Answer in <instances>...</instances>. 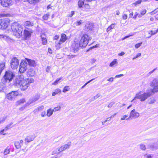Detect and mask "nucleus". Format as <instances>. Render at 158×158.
I'll use <instances>...</instances> for the list:
<instances>
[{"instance_id": "1", "label": "nucleus", "mask_w": 158, "mask_h": 158, "mask_svg": "<svg viewBox=\"0 0 158 158\" xmlns=\"http://www.w3.org/2000/svg\"><path fill=\"white\" fill-rule=\"evenodd\" d=\"M34 80L31 78L24 79L22 75L17 77L14 82V85L16 86H20L21 89L23 91L26 90L30 83L33 82Z\"/></svg>"}, {"instance_id": "2", "label": "nucleus", "mask_w": 158, "mask_h": 158, "mask_svg": "<svg viewBox=\"0 0 158 158\" xmlns=\"http://www.w3.org/2000/svg\"><path fill=\"white\" fill-rule=\"evenodd\" d=\"M11 29L14 34L17 38H19L21 36L23 29L22 26L18 23L14 22L12 23Z\"/></svg>"}, {"instance_id": "3", "label": "nucleus", "mask_w": 158, "mask_h": 158, "mask_svg": "<svg viewBox=\"0 0 158 158\" xmlns=\"http://www.w3.org/2000/svg\"><path fill=\"white\" fill-rule=\"evenodd\" d=\"M152 93L151 91L144 93L143 94H141V92H140L136 94L135 97L131 101V102L136 99L140 100L141 102L144 101L152 95Z\"/></svg>"}, {"instance_id": "4", "label": "nucleus", "mask_w": 158, "mask_h": 158, "mask_svg": "<svg viewBox=\"0 0 158 158\" xmlns=\"http://www.w3.org/2000/svg\"><path fill=\"white\" fill-rule=\"evenodd\" d=\"M91 37L89 36L87 34H83L81 37L80 41V46L82 48L86 46L89 40H90Z\"/></svg>"}, {"instance_id": "5", "label": "nucleus", "mask_w": 158, "mask_h": 158, "mask_svg": "<svg viewBox=\"0 0 158 158\" xmlns=\"http://www.w3.org/2000/svg\"><path fill=\"white\" fill-rule=\"evenodd\" d=\"M15 77V74L13 72L10 71H6L3 77V78L5 81L8 82H10Z\"/></svg>"}, {"instance_id": "6", "label": "nucleus", "mask_w": 158, "mask_h": 158, "mask_svg": "<svg viewBox=\"0 0 158 158\" xmlns=\"http://www.w3.org/2000/svg\"><path fill=\"white\" fill-rule=\"evenodd\" d=\"M10 20L8 18L0 19V29H5L9 25Z\"/></svg>"}, {"instance_id": "7", "label": "nucleus", "mask_w": 158, "mask_h": 158, "mask_svg": "<svg viewBox=\"0 0 158 158\" xmlns=\"http://www.w3.org/2000/svg\"><path fill=\"white\" fill-rule=\"evenodd\" d=\"M150 86L154 88L151 91L152 93L158 92V79H154L151 83Z\"/></svg>"}, {"instance_id": "8", "label": "nucleus", "mask_w": 158, "mask_h": 158, "mask_svg": "<svg viewBox=\"0 0 158 158\" xmlns=\"http://www.w3.org/2000/svg\"><path fill=\"white\" fill-rule=\"evenodd\" d=\"M19 62L16 57H13L10 60V66L12 69H17L18 67Z\"/></svg>"}, {"instance_id": "9", "label": "nucleus", "mask_w": 158, "mask_h": 158, "mask_svg": "<svg viewBox=\"0 0 158 158\" xmlns=\"http://www.w3.org/2000/svg\"><path fill=\"white\" fill-rule=\"evenodd\" d=\"M19 94V93L17 90L12 91L7 94V98L9 100H13Z\"/></svg>"}, {"instance_id": "10", "label": "nucleus", "mask_w": 158, "mask_h": 158, "mask_svg": "<svg viewBox=\"0 0 158 158\" xmlns=\"http://www.w3.org/2000/svg\"><path fill=\"white\" fill-rule=\"evenodd\" d=\"M139 116V113L136 111L135 109H134L130 112L129 117L126 119L127 120L130 118L135 119L138 118Z\"/></svg>"}, {"instance_id": "11", "label": "nucleus", "mask_w": 158, "mask_h": 158, "mask_svg": "<svg viewBox=\"0 0 158 158\" xmlns=\"http://www.w3.org/2000/svg\"><path fill=\"white\" fill-rule=\"evenodd\" d=\"M27 66V64L25 62H21L19 66V71L21 73H23L25 71Z\"/></svg>"}, {"instance_id": "12", "label": "nucleus", "mask_w": 158, "mask_h": 158, "mask_svg": "<svg viewBox=\"0 0 158 158\" xmlns=\"http://www.w3.org/2000/svg\"><path fill=\"white\" fill-rule=\"evenodd\" d=\"M1 3L3 7H8L12 4V0H0Z\"/></svg>"}, {"instance_id": "13", "label": "nucleus", "mask_w": 158, "mask_h": 158, "mask_svg": "<svg viewBox=\"0 0 158 158\" xmlns=\"http://www.w3.org/2000/svg\"><path fill=\"white\" fill-rule=\"evenodd\" d=\"M80 46V44H79L76 41H74V42L73 43L72 45V48L74 52H76L79 49Z\"/></svg>"}, {"instance_id": "14", "label": "nucleus", "mask_w": 158, "mask_h": 158, "mask_svg": "<svg viewBox=\"0 0 158 158\" xmlns=\"http://www.w3.org/2000/svg\"><path fill=\"white\" fill-rule=\"evenodd\" d=\"M68 39V37L65 34H62L61 35V38L58 43V44L59 45H60L65 42Z\"/></svg>"}, {"instance_id": "15", "label": "nucleus", "mask_w": 158, "mask_h": 158, "mask_svg": "<svg viewBox=\"0 0 158 158\" xmlns=\"http://www.w3.org/2000/svg\"><path fill=\"white\" fill-rule=\"evenodd\" d=\"M26 60H27L29 66L33 67H35L36 66V64L35 60L27 58H26Z\"/></svg>"}, {"instance_id": "16", "label": "nucleus", "mask_w": 158, "mask_h": 158, "mask_svg": "<svg viewBox=\"0 0 158 158\" xmlns=\"http://www.w3.org/2000/svg\"><path fill=\"white\" fill-rule=\"evenodd\" d=\"M35 138V137L33 135H30L27 136L25 139V141L28 143L30 142L33 141Z\"/></svg>"}, {"instance_id": "17", "label": "nucleus", "mask_w": 158, "mask_h": 158, "mask_svg": "<svg viewBox=\"0 0 158 158\" xmlns=\"http://www.w3.org/2000/svg\"><path fill=\"white\" fill-rule=\"evenodd\" d=\"M35 74V71L32 69H28L27 73V76L29 77H32L34 76Z\"/></svg>"}, {"instance_id": "18", "label": "nucleus", "mask_w": 158, "mask_h": 158, "mask_svg": "<svg viewBox=\"0 0 158 158\" xmlns=\"http://www.w3.org/2000/svg\"><path fill=\"white\" fill-rule=\"evenodd\" d=\"M44 106L43 105H42L38 107L35 109L33 111L35 114L38 112L39 111H40L44 109Z\"/></svg>"}, {"instance_id": "19", "label": "nucleus", "mask_w": 158, "mask_h": 158, "mask_svg": "<svg viewBox=\"0 0 158 158\" xmlns=\"http://www.w3.org/2000/svg\"><path fill=\"white\" fill-rule=\"evenodd\" d=\"M5 61H3L2 63H0V75H1V73L2 70L4 69L5 66Z\"/></svg>"}, {"instance_id": "20", "label": "nucleus", "mask_w": 158, "mask_h": 158, "mask_svg": "<svg viewBox=\"0 0 158 158\" xmlns=\"http://www.w3.org/2000/svg\"><path fill=\"white\" fill-rule=\"evenodd\" d=\"M32 32L29 31L27 30H25L24 31L25 37L26 38L29 37L30 36Z\"/></svg>"}, {"instance_id": "21", "label": "nucleus", "mask_w": 158, "mask_h": 158, "mask_svg": "<svg viewBox=\"0 0 158 158\" xmlns=\"http://www.w3.org/2000/svg\"><path fill=\"white\" fill-rule=\"evenodd\" d=\"M54 110L51 108H50L47 110V115L49 117L51 116L53 114Z\"/></svg>"}, {"instance_id": "22", "label": "nucleus", "mask_w": 158, "mask_h": 158, "mask_svg": "<svg viewBox=\"0 0 158 158\" xmlns=\"http://www.w3.org/2000/svg\"><path fill=\"white\" fill-rule=\"evenodd\" d=\"M24 24L26 26H32L34 25V23L32 22H31L29 21H26L24 23Z\"/></svg>"}, {"instance_id": "23", "label": "nucleus", "mask_w": 158, "mask_h": 158, "mask_svg": "<svg viewBox=\"0 0 158 158\" xmlns=\"http://www.w3.org/2000/svg\"><path fill=\"white\" fill-rule=\"evenodd\" d=\"M25 100L24 98L20 99L19 101L17 102L16 105H21L22 104L25 102Z\"/></svg>"}, {"instance_id": "24", "label": "nucleus", "mask_w": 158, "mask_h": 158, "mask_svg": "<svg viewBox=\"0 0 158 158\" xmlns=\"http://www.w3.org/2000/svg\"><path fill=\"white\" fill-rule=\"evenodd\" d=\"M39 98V97L38 96H35L34 98H33L31 100L29 101L28 103L30 104L31 103L35 102L37 101Z\"/></svg>"}, {"instance_id": "25", "label": "nucleus", "mask_w": 158, "mask_h": 158, "mask_svg": "<svg viewBox=\"0 0 158 158\" xmlns=\"http://www.w3.org/2000/svg\"><path fill=\"white\" fill-rule=\"evenodd\" d=\"M61 92V90L59 89H57L55 90V91L52 93V95L53 96H55L56 95L60 94Z\"/></svg>"}, {"instance_id": "26", "label": "nucleus", "mask_w": 158, "mask_h": 158, "mask_svg": "<svg viewBox=\"0 0 158 158\" xmlns=\"http://www.w3.org/2000/svg\"><path fill=\"white\" fill-rule=\"evenodd\" d=\"M15 145L17 148H20L21 147V145L19 141H16L15 143Z\"/></svg>"}, {"instance_id": "27", "label": "nucleus", "mask_w": 158, "mask_h": 158, "mask_svg": "<svg viewBox=\"0 0 158 158\" xmlns=\"http://www.w3.org/2000/svg\"><path fill=\"white\" fill-rule=\"evenodd\" d=\"M148 103L150 104H153L155 103L156 102V100L153 98H150L148 100Z\"/></svg>"}, {"instance_id": "28", "label": "nucleus", "mask_w": 158, "mask_h": 158, "mask_svg": "<svg viewBox=\"0 0 158 158\" xmlns=\"http://www.w3.org/2000/svg\"><path fill=\"white\" fill-rule=\"evenodd\" d=\"M115 26V24H112L110 25L107 29L106 31L107 32L109 31L110 30L113 29Z\"/></svg>"}, {"instance_id": "29", "label": "nucleus", "mask_w": 158, "mask_h": 158, "mask_svg": "<svg viewBox=\"0 0 158 158\" xmlns=\"http://www.w3.org/2000/svg\"><path fill=\"white\" fill-rule=\"evenodd\" d=\"M157 32H158V29L154 31H149L148 32V34H151V35L149 37H150L152 35L155 34Z\"/></svg>"}, {"instance_id": "30", "label": "nucleus", "mask_w": 158, "mask_h": 158, "mask_svg": "<svg viewBox=\"0 0 158 158\" xmlns=\"http://www.w3.org/2000/svg\"><path fill=\"white\" fill-rule=\"evenodd\" d=\"M118 62L117 61V60L116 59H114L110 64V67H113L115 64H117Z\"/></svg>"}, {"instance_id": "31", "label": "nucleus", "mask_w": 158, "mask_h": 158, "mask_svg": "<svg viewBox=\"0 0 158 158\" xmlns=\"http://www.w3.org/2000/svg\"><path fill=\"white\" fill-rule=\"evenodd\" d=\"M151 148L155 149H157L158 148V141L156 143H154L153 145H152Z\"/></svg>"}, {"instance_id": "32", "label": "nucleus", "mask_w": 158, "mask_h": 158, "mask_svg": "<svg viewBox=\"0 0 158 158\" xmlns=\"http://www.w3.org/2000/svg\"><path fill=\"white\" fill-rule=\"evenodd\" d=\"M50 14L49 13H47L44 15L43 17V19L44 20H47L49 18Z\"/></svg>"}, {"instance_id": "33", "label": "nucleus", "mask_w": 158, "mask_h": 158, "mask_svg": "<svg viewBox=\"0 0 158 158\" xmlns=\"http://www.w3.org/2000/svg\"><path fill=\"white\" fill-rule=\"evenodd\" d=\"M84 0H79L78 2V6H79L81 8L82 7V6L84 4Z\"/></svg>"}, {"instance_id": "34", "label": "nucleus", "mask_w": 158, "mask_h": 158, "mask_svg": "<svg viewBox=\"0 0 158 158\" xmlns=\"http://www.w3.org/2000/svg\"><path fill=\"white\" fill-rule=\"evenodd\" d=\"M30 105V103H29L28 102L27 103H26L25 105H24L23 106H22V107L20 108H19V110H20L22 111L23 110H24L26 107L29 105Z\"/></svg>"}, {"instance_id": "35", "label": "nucleus", "mask_w": 158, "mask_h": 158, "mask_svg": "<svg viewBox=\"0 0 158 158\" xmlns=\"http://www.w3.org/2000/svg\"><path fill=\"white\" fill-rule=\"evenodd\" d=\"M70 89L69 88V86H65L63 90V92L65 93V92L69 90Z\"/></svg>"}, {"instance_id": "36", "label": "nucleus", "mask_w": 158, "mask_h": 158, "mask_svg": "<svg viewBox=\"0 0 158 158\" xmlns=\"http://www.w3.org/2000/svg\"><path fill=\"white\" fill-rule=\"evenodd\" d=\"M70 143H68L67 144H66L63 145V146L64 147V149L65 150L66 149L69 148V147L70 146Z\"/></svg>"}, {"instance_id": "37", "label": "nucleus", "mask_w": 158, "mask_h": 158, "mask_svg": "<svg viewBox=\"0 0 158 158\" xmlns=\"http://www.w3.org/2000/svg\"><path fill=\"white\" fill-rule=\"evenodd\" d=\"M60 152H59V149H56L54 150L52 152V155H54L55 154H57L58 153H59Z\"/></svg>"}, {"instance_id": "38", "label": "nucleus", "mask_w": 158, "mask_h": 158, "mask_svg": "<svg viewBox=\"0 0 158 158\" xmlns=\"http://www.w3.org/2000/svg\"><path fill=\"white\" fill-rule=\"evenodd\" d=\"M38 0H27V1L29 2L31 4H33L36 2Z\"/></svg>"}, {"instance_id": "39", "label": "nucleus", "mask_w": 158, "mask_h": 158, "mask_svg": "<svg viewBox=\"0 0 158 158\" xmlns=\"http://www.w3.org/2000/svg\"><path fill=\"white\" fill-rule=\"evenodd\" d=\"M92 24H89L88 26L87 27V31H91L92 30Z\"/></svg>"}, {"instance_id": "40", "label": "nucleus", "mask_w": 158, "mask_h": 158, "mask_svg": "<svg viewBox=\"0 0 158 158\" xmlns=\"http://www.w3.org/2000/svg\"><path fill=\"white\" fill-rule=\"evenodd\" d=\"M61 79V78H60L59 79H57L55 81H54L52 83V84L53 85H56L58 83V82Z\"/></svg>"}, {"instance_id": "41", "label": "nucleus", "mask_w": 158, "mask_h": 158, "mask_svg": "<svg viewBox=\"0 0 158 158\" xmlns=\"http://www.w3.org/2000/svg\"><path fill=\"white\" fill-rule=\"evenodd\" d=\"M42 41L43 44L44 45L46 44L47 43V40L46 38H42Z\"/></svg>"}, {"instance_id": "42", "label": "nucleus", "mask_w": 158, "mask_h": 158, "mask_svg": "<svg viewBox=\"0 0 158 158\" xmlns=\"http://www.w3.org/2000/svg\"><path fill=\"white\" fill-rule=\"evenodd\" d=\"M8 37L7 36L3 35L0 34V38L1 39H3L6 40L7 38Z\"/></svg>"}, {"instance_id": "43", "label": "nucleus", "mask_w": 158, "mask_h": 158, "mask_svg": "<svg viewBox=\"0 0 158 158\" xmlns=\"http://www.w3.org/2000/svg\"><path fill=\"white\" fill-rule=\"evenodd\" d=\"M158 12V8L156 9L153 11L150 12V14L151 15L154 14Z\"/></svg>"}, {"instance_id": "44", "label": "nucleus", "mask_w": 158, "mask_h": 158, "mask_svg": "<svg viewBox=\"0 0 158 158\" xmlns=\"http://www.w3.org/2000/svg\"><path fill=\"white\" fill-rule=\"evenodd\" d=\"M10 152L9 149L6 148L4 151V155H6L9 154Z\"/></svg>"}, {"instance_id": "45", "label": "nucleus", "mask_w": 158, "mask_h": 158, "mask_svg": "<svg viewBox=\"0 0 158 158\" xmlns=\"http://www.w3.org/2000/svg\"><path fill=\"white\" fill-rule=\"evenodd\" d=\"M83 23V21L81 20L77 22L76 23V25L77 26L81 25Z\"/></svg>"}, {"instance_id": "46", "label": "nucleus", "mask_w": 158, "mask_h": 158, "mask_svg": "<svg viewBox=\"0 0 158 158\" xmlns=\"http://www.w3.org/2000/svg\"><path fill=\"white\" fill-rule=\"evenodd\" d=\"M115 104V102H110L108 105V107L109 108H111Z\"/></svg>"}, {"instance_id": "47", "label": "nucleus", "mask_w": 158, "mask_h": 158, "mask_svg": "<svg viewBox=\"0 0 158 158\" xmlns=\"http://www.w3.org/2000/svg\"><path fill=\"white\" fill-rule=\"evenodd\" d=\"M140 148L141 149L143 150H145L146 149L145 146L143 144L140 145Z\"/></svg>"}, {"instance_id": "48", "label": "nucleus", "mask_w": 158, "mask_h": 158, "mask_svg": "<svg viewBox=\"0 0 158 158\" xmlns=\"http://www.w3.org/2000/svg\"><path fill=\"white\" fill-rule=\"evenodd\" d=\"M142 2L141 0H139L137 1H136L135 2L133 3L132 4L133 5H135V6H136L137 5H138L141 3Z\"/></svg>"}, {"instance_id": "49", "label": "nucleus", "mask_w": 158, "mask_h": 158, "mask_svg": "<svg viewBox=\"0 0 158 158\" xmlns=\"http://www.w3.org/2000/svg\"><path fill=\"white\" fill-rule=\"evenodd\" d=\"M94 79H93L89 81L88 82L82 86L81 87V89H82L88 83H90L91 81L93 80Z\"/></svg>"}, {"instance_id": "50", "label": "nucleus", "mask_w": 158, "mask_h": 158, "mask_svg": "<svg viewBox=\"0 0 158 158\" xmlns=\"http://www.w3.org/2000/svg\"><path fill=\"white\" fill-rule=\"evenodd\" d=\"M100 96V94L98 93L92 98V100H94L95 99H96V98H98Z\"/></svg>"}, {"instance_id": "51", "label": "nucleus", "mask_w": 158, "mask_h": 158, "mask_svg": "<svg viewBox=\"0 0 158 158\" xmlns=\"http://www.w3.org/2000/svg\"><path fill=\"white\" fill-rule=\"evenodd\" d=\"M12 123H10L9 125H8L4 129L5 131H7L8 129H9L10 128V127L11 125H12Z\"/></svg>"}, {"instance_id": "52", "label": "nucleus", "mask_w": 158, "mask_h": 158, "mask_svg": "<svg viewBox=\"0 0 158 158\" xmlns=\"http://www.w3.org/2000/svg\"><path fill=\"white\" fill-rule=\"evenodd\" d=\"M142 44V42H141L140 43L136 44L135 45V47L136 48H138L139 47L141 46V45Z\"/></svg>"}, {"instance_id": "53", "label": "nucleus", "mask_w": 158, "mask_h": 158, "mask_svg": "<svg viewBox=\"0 0 158 158\" xmlns=\"http://www.w3.org/2000/svg\"><path fill=\"white\" fill-rule=\"evenodd\" d=\"M63 146H62L61 147L59 148V151L60 152H61L65 150Z\"/></svg>"}, {"instance_id": "54", "label": "nucleus", "mask_w": 158, "mask_h": 158, "mask_svg": "<svg viewBox=\"0 0 158 158\" xmlns=\"http://www.w3.org/2000/svg\"><path fill=\"white\" fill-rule=\"evenodd\" d=\"M156 69V68L154 69H153L152 71H150L147 74V75L148 76H149L150 75H151V74Z\"/></svg>"}, {"instance_id": "55", "label": "nucleus", "mask_w": 158, "mask_h": 158, "mask_svg": "<svg viewBox=\"0 0 158 158\" xmlns=\"http://www.w3.org/2000/svg\"><path fill=\"white\" fill-rule=\"evenodd\" d=\"M41 115L42 117H44L46 116V115H47L46 113V112L45 111H44L42 112L41 113Z\"/></svg>"}, {"instance_id": "56", "label": "nucleus", "mask_w": 158, "mask_h": 158, "mask_svg": "<svg viewBox=\"0 0 158 158\" xmlns=\"http://www.w3.org/2000/svg\"><path fill=\"white\" fill-rule=\"evenodd\" d=\"M147 11L146 10L144 9L143 10V11H141L140 12V13L142 15H144L146 13Z\"/></svg>"}, {"instance_id": "57", "label": "nucleus", "mask_w": 158, "mask_h": 158, "mask_svg": "<svg viewBox=\"0 0 158 158\" xmlns=\"http://www.w3.org/2000/svg\"><path fill=\"white\" fill-rule=\"evenodd\" d=\"M60 108V107H56L54 108V110L55 111H57L59 110Z\"/></svg>"}, {"instance_id": "58", "label": "nucleus", "mask_w": 158, "mask_h": 158, "mask_svg": "<svg viewBox=\"0 0 158 158\" xmlns=\"http://www.w3.org/2000/svg\"><path fill=\"white\" fill-rule=\"evenodd\" d=\"M128 117L127 115H125L123 116L122 118H121V120H124L126 119V118Z\"/></svg>"}, {"instance_id": "59", "label": "nucleus", "mask_w": 158, "mask_h": 158, "mask_svg": "<svg viewBox=\"0 0 158 158\" xmlns=\"http://www.w3.org/2000/svg\"><path fill=\"white\" fill-rule=\"evenodd\" d=\"M127 15L125 14H124L123 16V18L124 19H127Z\"/></svg>"}, {"instance_id": "60", "label": "nucleus", "mask_w": 158, "mask_h": 158, "mask_svg": "<svg viewBox=\"0 0 158 158\" xmlns=\"http://www.w3.org/2000/svg\"><path fill=\"white\" fill-rule=\"evenodd\" d=\"M138 14L137 12L135 13V15L133 16V18L135 19H136L137 16H138Z\"/></svg>"}, {"instance_id": "61", "label": "nucleus", "mask_w": 158, "mask_h": 158, "mask_svg": "<svg viewBox=\"0 0 158 158\" xmlns=\"http://www.w3.org/2000/svg\"><path fill=\"white\" fill-rule=\"evenodd\" d=\"M113 79H114L112 77H111L110 78L108 79L107 80V81L112 82L113 81Z\"/></svg>"}, {"instance_id": "62", "label": "nucleus", "mask_w": 158, "mask_h": 158, "mask_svg": "<svg viewBox=\"0 0 158 158\" xmlns=\"http://www.w3.org/2000/svg\"><path fill=\"white\" fill-rule=\"evenodd\" d=\"M123 75H124L123 74H119V75H117L115 77V78L119 77H121L123 76Z\"/></svg>"}, {"instance_id": "63", "label": "nucleus", "mask_w": 158, "mask_h": 158, "mask_svg": "<svg viewBox=\"0 0 158 158\" xmlns=\"http://www.w3.org/2000/svg\"><path fill=\"white\" fill-rule=\"evenodd\" d=\"M4 131H5L4 129H3L2 130H1L0 132V134H2L3 135H5L6 134L3 133V132Z\"/></svg>"}, {"instance_id": "64", "label": "nucleus", "mask_w": 158, "mask_h": 158, "mask_svg": "<svg viewBox=\"0 0 158 158\" xmlns=\"http://www.w3.org/2000/svg\"><path fill=\"white\" fill-rule=\"evenodd\" d=\"M96 59L94 58L92 59L91 60V62L92 63H94L95 62Z\"/></svg>"}]
</instances>
